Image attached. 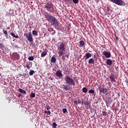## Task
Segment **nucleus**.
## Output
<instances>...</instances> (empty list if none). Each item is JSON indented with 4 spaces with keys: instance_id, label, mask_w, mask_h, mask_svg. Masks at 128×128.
<instances>
[{
    "instance_id": "obj_11",
    "label": "nucleus",
    "mask_w": 128,
    "mask_h": 128,
    "mask_svg": "<svg viewBox=\"0 0 128 128\" xmlns=\"http://www.w3.org/2000/svg\"><path fill=\"white\" fill-rule=\"evenodd\" d=\"M85 57L86 58H85V60H88V58H92V54L89 53V52H86L85 54Z\"/></svg>"
},
{
    "instance_id": "obj_44",
    "label": "nucleus",
    "mask_w": 128,
    "mask_h": 128,
    "mask_svg": "<svg viewBox=\"0 0 128 128\" xmlns=\"http://www.w3.org/2000/svg\"><path fill=\"white\" fill-rule=\"evenodd\" d=\"M116 40H118V37H116Z\"/></svg>"
},
{
    "instance_id": "obj_40",
    "label": "nucleus",
    "mask_w": 128,
    "mask_h": 128,
    "mask_svg": "<svg viewBox=\"0 0 128 128\" xmlns=\"http://www.w3.org/2000/svg\"><path fill=\"white\" fill-rule=\"evenodd\" d=\"M4 48V44L0 43V48Z\"/></svg>"
},
{
    "instance_id": "obj_7",
    "label": "nucleus",
    "mask_w": 128,
    "mask_h": 128,
    "mask_svg": "<svg viewBox=\"0 0 128 128\" xmlns=\"http://www.w3.org/2000/svg\"><path fill=\"white\" fill-rule=\"evenodd\" d=\"M58 50H66V42H61L58 46Z\"/></svg>"
},
{
    "instance_id": "obj_9",
    "label": "nucleus",
    "mask_w": 128,
    "mask_h": 128,
    "mask_svg": "<svg viewBox=\"0 0 128 128\" xmlns=\"http://www.w3.org/2000/svg\"><path fill=\"white\" fill-rule=\"evenodd\" d=\"M110 78V82H116V76H114V74H111L110 76L109 77Z\"/></svg>"
},
{
    "instance_id": "obj_32",
    "label": "nucleus",
    "mask_w": 128,
    "mask_h": 128,
    "mask_svg": "<svg viewBox=\"0 0 128 128\" xmlns=\"http://www.w3.org/2000/svg\"><path fill=\"white\" fill-rule=\"evenodd\" d=\"M45 114H50L51 112H50V110H48V111H44Z\"/></svg>"
},
{
    "instance_id": "obj_6",
    "label": "nucleus",
    "mask_w": 128,
    "mask_h": 128,
    "mask_svg": "<svg viewBox=\"0 0 128 128\" xmlns=\"http://www.w3.org/2000/svg\"><path fill=\"white\" fill-rule=\"evenodd\" d=\"M112 2H114L118 6H124L126 4L122 0H110Z\"/></svg>"
},
{
    "instance_id": "obj_24",
    "label": "nucleus",
    "mask_w": 128,
    "mask_h": 128,
    "mask_svg": "<svg viewBox=\"0 0 128 128\" xmlns=\"http://www.w3.org/2000/svg\"><path fill=\"white\" fill-rule=\"evenodd\" d=\"M28 60H34V56H30L28 58Z\"/></svg>"
},
{
    "instance_id": "obj_20",
    "label": "nucleus",
    "mask_w": 128,
    "mask_h": 128,
    "mask_svg": "<svg viewBox=\"0 0 128 128\" xmlns=\"http://www.w3.org/2000/svg\"><path fill=\"white\" fill-rule=\"evenodd\" d=\"M32 34L33 35V36H38V32H36V30H33L32 31Z\"/></svg>"
},
{
    "instance_id": "obj_45",
    "label": "nucleus",
    "mask_w": 128,
    "mask_h": 128,
    "mask_svg": "<svg viewBox=\"0 0 128 128\" xmlns=\"http://www.w3.org/2000/svg\"><path fill=\"white\" fill-rule=\"evenodd\" d=\"M66 0V2H72V0Z\"/></svg>"
},
{
    "instance_id": "obj_36",
    "label": "nucleus",
    "mask_w": 128,
    "mask_h": 128,
    "mask_svg": "<svg viewBox=\"0 0 128 128\" xmlns=\"http://www.w3.org/2000/svg\"><path fill=\"white\" fill-rule=\"evenodd\" d=\"M65 56H66L67 58H70V53L68 52V54H66L65 55Z\"/></svg>"
},
{
    "instance_id": "obj_10",
    "label": "nucleus",
    "mask_w": 128,
    "mask_h": 128,
    "mask_svg": "<svg viewBox=\"0 0 128 128\" xmlns=\"http://www.w3.org/2000/svg\"><path fill=\"white\" fill-rule=\"evenodd\" d=\"M51 62L52 64H56V55H54L51 58Z\"/></svg>"
},
{
    "instance_id": "obj_43",
    "label": "nucleus",
    "mask_w": 128,
    "mask_h": 128,
    "mask_svg": "<svg viewBox=\"0 0 128 128\" xmlns=\"http://www.w3.org/2000/svg\"><path fill=\"white\" fill-rule=\"evenodd\" d=\"M95 2L96 4H98L99 0H95Z\"/></svg>"
},
{
    "instance_id": "obj_28",
    "label": "nucleus",
    "mask_w": 128,
    "mask_h": 128,
    "mask_svg": "<svg viewBox=\"0 0 128 128\" xmlns=\"http://www.w3.org/2000/svg\"><path fill=\"white\" fill-rule=\"evenodd\" d=\"M57 126H58V124H57L55 122H54L52 123V128H56Z\"/></svg>"
},
{
    "instance_id": "obj_23",
    "label": "nucleus",
    "mask_w": 128,
    "mask_h": 128,
    "mask_svg": "<svg viewBox=\"0 0 128 128\" xmlns=\"http://www.w3.org/2000/svg\"><path fill=\"white\" fill-rule=\"evenodd\" d=\"M80 46H84V40H80L79 42Z\"/></svg>"
},
{
    "instance_id": "obj_25",
    "label": "nucleus",
    "mask_w": 128,
    "mask_h": 128,
    "mask_svg": "<svg viewBox=\"0 0 128 128\" xmlns=\"http://www.w3.org/2000/svg\"><path fill=\"white\" fill-rule=\"evenodd\" d=\"M34 74V70H30L29 72L30 76H32Z\"/></svg>"
},
{
    "instance_id": "obj_27",
    "label": "nucleus",
    "mask_w": 128,
    "mask_h": 128,
    "mask_svg": "<svg viewBox=\"0 0 128 128\" xmlns=\"http://www.w3.org/2000/svg\"><path fill=\"white\" fill-rule=\"evenodd\" d=\"M88 92L89 94H94V90L91 89L89 90Z\"/></svg>"
},
{
    "instance_id": "obj_39",
    "label": "nucleus",
    "mask_w": 128,
    "mask_h": 128,
    "mask_svg": "<svg viewBox=\"0 0 128 128\" xmlns=\"http://www.w3.org/2000/svg\"><path fill=\"white\" fill-rule=\"evenodd\" d=\"M102 116H106V112H102Z\"/></svg>"
},
{
    "instance_id": "obj_13",
    "label": "nucleus",
    "mask_w": 128,
    "mask_h": 128,
    "mask_svg": "<svg viewBox=\"0 0 128 128\" xmlns=\"http://www.w3.org/2000/svg\"><path fill=\"white\" fill-rule=\"evenodd\" d=\"M106 64L108 66H112V60L110 59H107Z\"/></svg>"
},
{
    "instance_id": "obj_34",
    "label": "nucleus",
    "mask_w": 128,
    "mask_h": 128,
    "mask_svg": "<svg viewBox=\"0 0 128 128\" xmlns=\"http://www.w3.org/2000/svg\"><path fill=\"white\" fill-rule=\"evenodd\" d=\"M72 2L74 4H78V0H72Z\"/></svg>"
},
{
    "instance_id": "obj_29",
    "label": "nucleus",
    "mask_w": 128,
    "mask_h": 128,
    "mask_svg": "<svg viewBox=\"0 0 128 128\" xmlns=\"http://www.w3.org/2000/svg\"><path fill=\"white\" fill-rule=\"evenodd\" d=\"M88 104H89L88 102H84V106L86 108H88Z\"/></svg>"
},
{
    "instance_id": "obj_33",
    "label": "nucleus",
    "mask_w": 128,
    "mask_h": 128,
    "mask_svg": "<svg viewBox=\"0 0 128 128\" xmlns=\"http://www.w3.org/2000/svg\"><path fill=\"white\" fill-rule=\"evenodd\" d=\"M26 68H28V70H30V64H26Z\"/></svg>"
},
{
    "instance_id": "obj_47",
    "label": "nucleus",
    "mask_w": 128,
    "mask_h": 128,
    "mask_svg": "<svg viewBox=\"0 0 128 128\" xmlns=\"http://www.w3.org/2000/svg\"><path fill=\"white\" fill-rule=\"evenodd\" d=\"M30 28H32V26H30Z\"/></svg>"
},
{
    "instance_id": "obj_2",
    "label": "nucleus",
    "mask_w": 128,
    "mask_h": 128,
    "mask_svg": "<svg viewBox=\"0 0 128 128\" xmlns=\"http://www.w3.org/2000/svg\"><path fill=\"white\" fill-rule=\"evenodd\" d=\"M44 7L50 12L54 13L55 12L54 8V4L52 3H46Z\"/></svg>"
},
{
    "instance_id": "obj_31",
    "label": "nucleus",
    "mask_w": 128,
    "mask_h": 128,
    "mask_svg": "<svg viewBox=\"0 0 128 128\" xmlns=\"http://www.w3.org/2000/svg\"><path fill=\"white\" fill-rule=\"evenodd\" d=\"M62 112L64 114H66V112H68V110H66V108H64L62 109Z\"/></svg>"
},
{
    "instance_id": "obj_8",
    "label": "nucleus",
    "mask_w": 128,
    "mask_h": 128,
    "mask_svg": "<svg viewBox=\"0 0 128 128\" xmlns=\"http://www.w3.org/2000/svg\"><path fill=\"white\" fill-rule=\"evenodd\" d=\"M102 54L107 58H110V56H112V54H110V53L106 51H104L102 52Z\"/></svg>"
},
{
    "instance_id": "obj_46",
    "label": "nucleus",
    "mask_w": 128,
    "mask_h": 128,
    "mask_svg": "<svg viewBox=\"0 0 128 128\" xmlns=\"http://www.w3.org/2000/svg\"><path fill=\"white\" fill-rule=\"evenodd\" d=\"M50 80H53L52 78H50Z\"/></svg>"
},
{
    "instance_id": "obj_3",
    "label": "nucleus",
    "mask_w": 128,
    "mask_h": 128,
    "mask_svg": "<svg viewBox=\"0 0 128 128\" xmlns=\"http://www.w3.org/2000/svg\"><path fill=\"white\" fill-rule=\"evenodd\" d=\"M64 80L66 84H70V86H76V82L74 79L66 75V76Z\"/></svg>"
},
{
    "instance_id": "obj_42",
    "label": "nucleus",
    "mask_w": 128,
    "mask_h": 128,
    "mask_svg": "<svg viewBox=\"0 0 128 128\" xmlns=\"http://www.w3.org/2000/svg\"><path fill=\"white\" fill-rule=\"evenodd\" d=\"M22 96V94H18V98H20Z\"/></svg>"
},
{
    "instance_id": "obj_22",
    "label": "nucleus",
    "mask_w": 128,
    "mask_h": 128,
    "mask_svg": "<svg viewBox=\"0 0 128 128\" xmlns=\"http://www.w3.org/2000/svg\"><path fill=\"white\" fill-rule=\"evenodd\" d=\"M108 104H110L112 102V100L111 98H108Z\"/></svg>"
},
{
    "instance_id": "obj_12",
    "label": "nucleus",
    "mask_w": 128,
    "mask_h": 128,
    "mask_svg": "<svg viewBox=\"0 0 128 128\" xmlns=\"http://www.w3.org/2000/svg\"><path fill=\"white\" fill-rule=\"evenodd\" d=\"M56 76H58L59 78L62 76V72L60 71V70H58L56 72Z\"/></svg>"
},
{
    "instance_id": "obj_14",
    "label": "nucleus",
    "mask_w": 128,
    "mask_h": 128,
    "mask_svg": "<svg viewBox=\"0 0 128 128\" xmlns=\"http://www.w3.org/2000/svg\"><path fill=\"white\" fill-rule=\"evenodd\" d=\"M90 64H94V59L91 58L88 60V62Z\"/></svg>"
},
{
    "instance_id": "obj_19",
    "label": "nucleus",
    "mask_w": 128,
    "mask_h": 128,
    "mask_svg": "<svg viewBox=\"0 0 128 128\" xmlns=\"http://www.w3.org/2000/svg\"><path fill=\"white\" fill-rule=\"evenodd\" d=\"M18 91L19 92H21V94H26V90L22 88H19Z\"/></svg>"
},
{
    "instance_id": "obj_38",
    "label": "nucleus",
    "mask_w": 128,
    "mask_h": 128,
    "mask_svg": "<svg viewBox=\"0 0 128 128\" xmlns=\"http://www.w3.org/2000/svg\"><path fill=\"white\" fill-rule=\"evenodd\" d=\"M62 59L63 62H64V60H66V57L64 56H62Z\"/></svg>"
},
{
    "instance_id": "obj_5",
    "label": "nucleus",
    "mask_w": 128,
    "mask_h": 128,
    "mask_svg": "<svg viewBox=\"0 0 128 128\" xmlns=\"http://www.w3.org/2000/svg\"><path fill=\"white\" fill-rule=\"evenodd\" d=\"M24 36L30 42H32L34 40L32 34L31 32H29L28 34H25Z\"/></svg>"
},
{
    "instance_id": "obj_15",
    "label": "nucleus",
    "mask_w": 128,
    "mask_h": 128,
    "mask_svg": "<svg viewBox=\"0 0 128 128\" xmlns=\"http://www.w3.org/2000/svg\"><path fill=\"white\" fill-rule=\"evenodd\" d=\"M10 36H12L13 38H18V36H16V34H14V32H11L10 34Z\"/></svg>"
},
{
    "instance_id": "obj_30",
    "label": "nucleus",
    "mask_w": 128,
    "mask_h": 128,
    "mask_svg": "<svg viewBox=\"0 0 128 128\" xmlns=\"http://www.w3.org/2000/svg\"><path fill=\"white\" fill-rule=\"evenodd\" d=\"M3 32L4 34H6V36H8V31L6 30H4V29H3Z\"/></svg>"
},
{
    "instance_id": "obj_21",
    "label": "nucleus",
    "mask_w": 128,
    "mask_h": 128,
    "mask_svg": "<svg viewBox=\"0 0 128 128\" xmlns=\"http://www.w3.org/2000/svg\"><path fill=\"white\" fill-rule=\"evenodd\" d=\"M82 91L84 94H86V92H88V88H83L82 89Z\"/></svg>"
},
{
    "instance_id": "obj_17",
    "label": "nucleus",
    "mask_w": 128,
    "mask_h": 128,
    "mask_svg": "<svg viewBox=\"0 0 128 128\" xmlns=\"http://www.w3.org/2000/svg\"><path fill=\"white\" fill-rule=\"evenodd\" d=\"M47 54H48V52L46 50H44L43 52H42V54H41L42 58H44V56H46Z\"/></svg>"
},
{
    "instance_id": "obj_26",
    "label": "nucleus",
    "mask_w": 128,
    "mask_h": 128,
    "mask_svg": "<svg viewBox=\"0 0 128 128\" xmlns=\"http://www.w3.org/2000/svg\"><path fill=\"white\" fill-rule=\"evenodd\" d=\"M30 96L31 98H36V94L34 93H32L30 94Z\"/></svg>"
},
{
    "instance_id": "obj_37",
    "label": "nucleus",
    "mask_w": 128,
    "mask_h": 128,
    "mask_svg": "<svg viewBox=\"0 0 128 128\" xmlns=\"http://www.w3.org/2000/svg\"><path fill=\"white\" fill-rule=\"evenodd\" d=\"M78 102L79 104H84V102H82V100H78Z\"/></svg>"
},
{
    "instance_id": "obj_1",
    "label": "nucleus",
    "mask_w": 128,
    "mask_h": 128,
    "mask_svg": "<svg viewBox=\"0 0 128 128\" xmlns=\"http://www.w3.org/2000/svg\"><path fill=\"white\" fill-rule=\"evenodd\" d=\"M45 18L48 22H50V24H53L54 26H58V22L56 17L46 14Z\"/></svg>"
},
{
    "instance_id": "obj_41",
    "label": "nucleus",
    "mask_w": 128,
    "mask_h": 128,
    "mask_svg": "<svg viewBox=\"0 0 128 128\" xmlns=\"http://www.w3.org/2000/svg\"><path fill=\"white\" fill-rule=\"evenodd\" d=\"M78 102L76 100L74 101V104H76V106H78Z\"/></svg>"
},
{
    "instance_id": "obj_16",
    "label": "nucleus",
    "mask_w": 128,
    "mask_h": 128,
    "mask_svg": "<svg viewBox=\"0 0 128 128\" xmlns=\"http://www.w3.org/2000/svg\"><path fill=\"white\" fill-rule=\"evenodd\" d=\"M64 50H60L59 52H58V54L60 58V56H62L64 54Z\"/></svg>"
},
{
    "instance_id": "obj_18",
    "label": "nucleus",
    "mask_w": 128,
    "mask_h": 128,
    "mask_svg": "<svg viewBox=\"0 0 128 128\" xmlns=\"http://www.w3.org/2000/svg\"><path fill=\"white\" fill-rule=\"evenodd\" d=\"M64 90H70V87H68V85H63L62 86Z\"/></svg>"
},
{
    "instance_id": "obj_4",
    "label": "nucleus",
    "mask_w": 128,
    "mask_h": 128,
    "mask_svg": "<svg viewBox=\"0 0 128 128\" xmlns=\"http://www.w3.org/2000/svg\"><path fill=\"white\" fill-rule=\"evenodd\" d=\"M98 90L100 92L104 94H106V96H108V94H112V92L110 90H106V88H104V87L102 88V86L100 85V86H98Z\"/></svg>"
},
{
    "instance_id": "obj_35",
    "label": "nucleus",
    "mask_w": 128,
    "mask_h": 128,
    "mask_svg": "<svg viewBox=\"0 0 128 128\" xmlns=\"http://www.w3.org/2000/svg\"><path fill=\"white\" fill-rule=\"evenodd\" d=\"M46 106L47 110H50V106L48 105H46Z\"/></svg>"
}]
</instances>
